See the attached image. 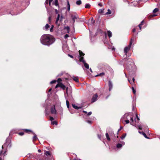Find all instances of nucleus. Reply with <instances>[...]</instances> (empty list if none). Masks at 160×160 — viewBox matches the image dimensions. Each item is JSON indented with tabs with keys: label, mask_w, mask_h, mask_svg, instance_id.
<instances>
[{
	"label": "nucleus",
	"mask_w": 160,
	"mask_h": 160,
	"mask_svg": "<svg viewBox=\"0 0 160 160\" xmlns=\"http://www.w3.org/2000/svg\"><path fill=\"white\" fill-rule=\"evenodd\" d=\"M40 40L42 44L49 46L55 42V39L50 34H45L41 36Z\"/></svg>",
	"instance_id": "1"
},
{
	"label": "nucleus",
	"mask_w": 160,
	"mask_h": 160,
	"mask_svg": "<svg viewBox=\"0 0 160 160\" xmlns=\"http://www.w3.org/2000/svg\"><path fill=\"white\" fill-rule=\"evenodd\" d=\"M6 142L2 146V148L3 149L4 147H7V148H10L12 146L11 140L10 139L7 138L6 140Z\"/></svg>",
	"instance_id": "2"
},
{
	"label": "nucleus",
	"mask_w": 160,
	"mask_h": 160,
	"mask_svg": "<svg viewBox=\"0 0 160 160\" xmlns=\"http://www.w3.org/2000/svg\"><path fill=\"white\" fill-rule=\"evenodd\" d=\"M134 40V38H132L130 41V43L129 45L125 48L124 49V52L126 54L127 52H128L129 50L130 49L131 45L132 44V42Z\"/></svg>",
	"instance_id": "3"
},
{
	"label": "nucleus",
	"mask_w": 160,
	"mask_h": 160,
	"mask_svg": "<svg viewBox=\"0 0 160 160\" xmlns=\"http://www.w3.org/2000/svg\"><path fill=\"white\" fill-rule=\"evenodd\" d=\"M58 87L61 88L63 90H65L66 88V86L62 82H59L55 86V88H56Z\"/></svg>",
	"instance_id": "4"
},
{
	"label": "nucleus",
	"mask_w": 160,
	"mask_h": 160,
	"mask_svg": "<svg viewBox=\"0 0 160 160\" xmlns=\"http://www.w3.org/2000/svg\"><path fill=\"white\" fill-rule=\"evenodd\" d=\"M71 16L73 22H75L76 19H77V18H78V15L76 13H75L73 14H71Z\"/></svg>",
	"instance_id": "5"
},
{
	"label": "nucleus",
	"mask_w": 160,
	"mask_h": 160,
	"mask_svg": "<svg viewBox=\"0 0 160 160\" xmlns=\"http://www.w3.org/2000/svg\"><path fill=\"white\" fill-rule=\"evenodd\" d=\"M79 61L80 62H82L84 65V66L87 69H88L89 68V67L88 64L86 63L85 62V60H83V58H81L80 59H79Z\"/></svg>",
	"instance_id": "6"
},
{
	"label": "nucleus",
	"mask_w": 160,
	"mask_h": 160,
	"mask_svg": "<svg viewBox=\"0 0 160 160\" xmlns=\"http://www.w3.org/2000/svg\"><path fill=\"white\" fill-rule=\"evenodd\" d=\"M98 97V96L97 93L93 95L91 99V102L93 103L96 101Z\"/></svg>",
	"instance_id": "7"
},
{
	"label": "nucleus",
	"mask_w": 160,
	"mask_h": 160,
	"mask_svg": "<svg viewBox=\"0 0 160 160\" xmlns=\"http://www.w3.org/2000/svg\"><path fill=\"white\" fill-rule=\"evenodd\" d=\"M51 112L52 114H56L57 112L55 108V106L53 105L50 109Z\"/></svg>",
	"instance_id": "8"
},
{
	"label": "nucleus",
	"mask_w": 160,
	"mask_h": 160,
	"mask_svg": "<svg viewBox=\"0 0 160 160\" xmlns=\"http://www.w3.org/2000/svg\"><path fill=\"white\" fill-rule=\"evenodd\" d=\"M108 86L109 90L110 91L112 88V84L110 81H109L108 82Z\"/></svg>",
	"instance_id": "9"
},
{
	"label": "nucleus",
	"mask_w": 160,
	"mask_h": 160,
	"mask_svg": "<svg viewBox=\"0 0 160 160\" xmlns=\"http://www.w3.org/2000/svg\"><path fill=\"white\" fill-rule=\"evenodd\" d=\"M52 158V156H50V157H46L43 158L42 160H53Z\"/></svg>",
	"instance_id": "10"
},
{
	"label": "nucleus",
	"mask_w": 160,
	"mask_h": 160,
	"mask_svg": "<svg viewBox=\"0 0 160 160\" xmlns=\"http://www.w3.org/2000/svg\"><path fill=\"white\" fill-rule=\"evenodd\" d=\"M79 57H80V58L79 59L82 58H83V57L84 55L85 54L84 53H83L82 52V51L81 50H79Z\"/></svg>",
	"instance_id": "11"
},
{
	"label": "nucleus",
	"mask_w": 160,
	"mask_h": 160,
	"mask_svg": "<svg viewBox=\"0 0 160 160\" xmlns=\"http://www.w3.org/2000/svg\"><path fill=\"white\" fill-rule=\"evenodd\" d=\"M44 154L47 156V157H50V156H52L50 152L48 151H45Z\"/></svg>",
	"instance_id": "12"
},
{
	"label": "nucleus",
	"mask_w": 160,
	"mask_h": 160,
	"mask_svg": "<svg viewBox=\"0 0 160 160\" xmlns=\"http://www.w3.org/2000/svg\"><path fill=\"white\" fill-rule=\"evenodd\" d=\"M24 131L25 132H26L27 133H29V132H32L33 134H35V133H33V132H32L31 130H30L29 129H24Z\"/></svg>",
	"instance_id": "13"
},
{
	"label": "nucleus",
	"mask_w": 160,
	"mask_h": 160,
	"mask_svg": "<svg viewBox=\"0 0 160 160\" xmlns=\"http://www.w3.org/2000/svg\"><path fill=\"white\" fill-rule=\"evenodd\" d=\"M72 106L74 108H75V109H77V110H78V109L81 108V107H78L77 106L75 105L74 104H72Z\"/></svg>",
	"instance_id": "14"
},
{
	"label": "nucleus",
	"mask_w": 160,
	"mask_h": 160,
	"mask_svg": "<svg viewBox=\"0 0 160 160\" xmlns=\"http://www.w3.org/2000/svg\"><path fill=\"white\" fill-rule=\"evenodd\" d=\"M108 36L110 38L112 36V33L110 31H108L107 32Z\"/></svg>",
	"instance_id": "15"
},
{
	"label": "nucleus",
	"mask_w": 160,
	"mask_h": 160,
	"mask_svg": "<svg viewBox=\"0 0 160 160\" xmlns=\"http://www.w3.org/2000/svg\"><path fill=\"white\" fill-rule=\"evenodd\" d=\"M73 80L74 81H75L76 82H78L79 80H78V77H75L74 76H73V77L72 78Z\"/></svg>",
	"instance_id": "16"
},
{
	"label": "nucleus",
	"mask_w": 160,
	"mask_h": 160,
	"mask_svg": "<svg viewBox=\"0 0 160 160\" xmlns=\"http://www.w3.org/2000/svg\"><path fill=\"white\" fill-rule=\"evenodd\" d=\"M7 152V150H6L3 152V151H1L0 152V155H6V154Z\"/></svg>",
	"instance_id": "17"
},
{
	"label": "nucleus",
	"mask_w": 160,
	"mask_h": 160,
	"mask_svg": "<svg viewBox=\"0 0 160 160\" xmlns=\"http://www.w3.org/2000/svg\"><path fill=\"white\" fill-rule=\"evenodd\" d=\"M106 137L107 138V140L108 141H110V140L111 139H110V138L109 137V135L108 133H106Z\"/></svg>",
	"instance_id": "18"
},
{
	"label": "nucleus",
	"mask_w": 160,
	"mask_h": 160,
	"mask_svg": "<svg viewBox=\"0 0 160 160\" xmlns=\"http://www.w3.org/2000/svg\"><path fill=\"white\" fill-rule=\"evenodd\" d=\"M128 80L129 82L132 85L134 84V83H135V80L134 78H132V82H130V80L129 79H128Z\"/></svg>",
	"instance_id": "19"
},
{
	"label": "nucleus",
	"mask_w": 160,
	"mask_h": 160,
	"mask_svg": "<svg viewBox=\"0 0 160 160\" xmlns=\"http://www.w3.org/2000/svg\"><path fill=\"white\" fill-rule=\"evenodd\" d=\"M98 12L99 13H102L103 14H104V9H100L99 10Z\"/></svg>",
	"instance_id": "20"
},
{
	"label": "nucleus",
	"mask_w": 160,
	"mask_h": 160,
	"mask_svg": "<svg viewBox=\"0 0 160 160\" xmlns=\"http://www.w3.org/2000/svg\"><path fill=\"white\" fill-rule=\"evenodd\" d=\"M104 75H105V73L104 72H102V73H100L99 74L97 75L96 76V77H97V76L102 77V76H103Z\"/></svg>",
	"instance_id": "21"
},
{
	"label": "nucleus",
	"mask_w": 160,
	"mask_h": 160,
	"mask_svg": "<svg viewBox=\"0 0 160 160\" xmlns=\"http://www.w3.org/2000/svg\"><path fill=\"white\" fill-rule=\"evenodd\" d=\"M68 10L69 11L70 9V5L68 0L67 1Z\"/></svg>",
	"instance_id": "22"
},
{
	"label": "nucleus",
	"mask_w": 160,
	"mask_h": 160,
	"mask_svg": "<svg viewBox=\"0 0 160 160\" xmlns=\"http://www.w3.org/2000/svg\"><path fill=\"white\" fill-rule=\"evenodd\" d=\"M91 5L89 4H87L85 5V8H90Z\"/></svg>",
	"instance_id": "23"
},
{
	"label": "nucleus",
	"mask_w": 160,
	"mask_h": 160,
	"mask_svg": "<svg viewBox=\"0 0 160 160\" xmlns=\"http://www.w3.org/2000/svg\"><path fill=\"white\" fill-rule=\"evenodd\" d=\"M82 3V2L80 0L77 1L76 2V4L78 5H80Z\"/></svg>",
	"instance_id": "24"
},
{
	"label": "nucleus",
	"mask_w": 160,
	"mask_h": 160,
	"mask_svg": "<svg viewBox=\"0 0 160 160\" xmlns=\"http://www.w3.org/2000/svg\"><path fill=\"white\" fill-rule=\"evenodd\" d=\"M130 120L131 121L130 122V124L132 125H134V120L132 117L131 118Z\"/></svg>",
	"instance_id": "25"
},
{
	"label": "nucleus",
	"mask_w": 160,
	"mask_h": 160,
	"mask_svg": "<svg viewBox=\"0 0 160 160\" xmlns=\"http://www.w3.org/2000/svg\"><path fill=\"white\" fill-rule=\"evenodd\" d=\"M126 133H123L121 137V138L122 139H123V138H124L125 137H126Z\"/></svg>",
	"instance_id": "26"
},
{
	"label": "nucleus",
	"mask_w": 160,
	"mask_h": 160,
	"mask_svg": "<svg viewBox=\"0 0 160 160\" xmlns=\"http://www.w3.org/2000/svg\"><path fill=\"white\" fill-rule=\"evenodd\" d=\"M111 13H112V12H111V10H109V9H108V12H107L105 14H107V15L110 14H111Z\"/></svg>",
	"instance_id": "27"
},
{
	"label": "nucleus",
	"mask_w": 160,
	"mask_h": 160,
	"mask_svg": "<svg viewBox=\"0 0 160 160\" xmlns=\"http://www.w3.org/2000/svg\"><path fill=\"white\" fill-rule=\"evenodd\" d=\"M142 134L143 136L146 138H148L147 135H146V134L145 133H144V132H142Z\"/></svg>",
	"instance_id": "28"
},
{
	"label": "nucleus",
	"mask_w": 160,
	"mask_h": 160,
	"mask_svg": "<svg viewBox=\"0 0 160 160\" xmlns=\"http://www.w3.org/2000/svg\"><path fill=\"white\" fill-rule=\"evenodd\" d=\"M50 26L48 24H46L45 28L46 30H47L49 28Z\"/></svg>",
	"instance_id": "29"
},
{
	"label": "nucleus",
	"mask_w": 160,
	"mask_h": 160,
	"mask_svg": "<svg viewBox=\"0 0 160 160\" xmlns=\"http://www.w3.org/2000/svg\"><path fill=\"white\" fill-rule=\"evenodd\" d=\"M122 144L120 143H118L117 145V147L118 148H121L122 147Z\"/></svg>",
	"instance_id": "30"
},
{
	"label": "nucleus",
	"mask_w": 160,
	"mask_h": 160,
	"mask_svg": "<svg viewBox=\"0 0 160 160\" xmlns=\"http://www.w3.org/2000/svg\"><path fill=\"white\" fill-rule=\"evenodd\" d=\"M132 92L133 93V94L135 95V94H136V90H135V89L133 87H132Z\"/></svg>",
	"instance_id": "31"
},
{
	"label": "nucleus",
	"mask_w": 160,
	"mask_h": 160,
	"mask_svg": "<svg viewBox=\"0 0 160 160\" xmlns=\"http://www.w3.org/2000/svg\"><path fill=\"white\" fill-rule=\"evenodd\" d=\"M158 8H155L153 11V12L154 13H155L158 11Z\"/></svg>",
	"instance_id": "32"
},
{
	"label": "nucleus",
	"mask_w": 160,
	"mask_h": 160,
	"mask_svg": "<svg viewBox=\"0 0 160 160\" xmlns=\"http://www.w3.org/2000/svg\"><path fill=\"white\" fill-rule=\"evenodd\" d=\"M64 29H66L68 31V32L69 33V31L70 29V28L68 26L65 27L64 28Z\"/></svg>",
	"instance_id": "33"
},
{
	"label": "nucleus",
	"mask_w": 160,
	"mask_h": 160,
	"mask_svg": "<svg viewBox=\"0 0 160 160\" xmlns=\"http://www.w3.org/2000/svg\"><path fill=\"white\" fill-rule=\"evenodd\" d=\"M66 104L67 108H69V103L68 100H66Z\"/></svg>",
	"instance_id": "34"
},
{
	"label": "nucleus",
	"mask_w": 160,
	"mask_h": 160,
	"mask_svg": "<svg viewBox=\"0 0 160 160\" xmlns=\"http://www.w3.org/2000/svg\"><path fill=\"white\" fill-rule=\"evenodd\" d=\"M38 139V138L36 135H35L33 137V140L36 141Z\"/></svg>",
	"instance_id": "35"
},
{
	"label": "nucleus",
	"mask_w": 160,
	"mask_h": 160,
	"mask_svg": "<svg viewBox=\"0 0 160 160\" xmlns=\"http://www.w3.org/2000/svg\"><path fill=\"white\" fill-rule=\"evenodd\" d=\"M52 124L54 125H57L58 124V122L57 121H53L52 122Z\"/></svg>",
	"instance_id": "36"
},
{
	"label": "nucleus",
	"mask_w": 160,
	"mask_h": 160,
	"mask_svg": "<svg viewBox=\"0 0 160 160\" xmlns=\"http://www.w3.org/2000/svg\"><path fill=\"white\" fill-rule=\"evenodd\" d=\"M54 4L56 6L58 5V0H55L54 2Z\"/></svg>",
	"instance_id": "37"
},
{
	"label": "nucleus",
	"mask_w": 160,
	"mask_h": 160,
	"mask_svg": "<svg viewBox=\"0 0 160 160\" xmlns=\"http://www.w3.org/2000/svg\"><path fill=\"white\" fill-rule=\"evenodd\" d=\"M155 16V15L154 14H152L151 15H150L148 17L149 18H151L154 17Z\"/></svg>",
	"instance_id": "38"
},
{
	"label": "nucleus",
	"mask_w": 160,
	"mask_h": 160,
	"mask_svg": "<svg viewBox=\"0 0 160 160\" xmlns=\"http://www.w3.org/2000/svg\"><path fill=\"white\" fill-rule=\"evenodd\" d=\"M60 18V15L59 14H58L57 18L56 19V21L57 22H58Z\"/></svg>",
	"instance_id": "39"
},
{
	"label": "nucleus",
	"mask_w": 160,
	"mask_h": 160,
	"mask_svg": "<svg viewBox=\"0 0 160 160\" xmlns=\"http://www.w3.org/2000/svg\"><path fill=\"white\" fill-rule=\"evenodd\" d=\"M51 17H49L48 18V22L50 24L51 23Z\"/></svg>",
	"instance_id": "40"
},
{
	"label": "nucleus",
	"mask_w": 160,
	"mask_h": 160,
	"mask_svg": "<svg viewBox=\"0 0 160 160\" xmlns=\"http://www.w3.org/2000/svg\"><path fill=\"white\" fill-rule=\"evenodd\" d=\"M19 135L21 136H22L24 135V133L23 132H20L18 133Z\"/></svg>",
	"instance_id": "41"
},
{
	"label": "nucleus",
	"mask_w": 160,
	"mask_h": 160,
	"mask_svg": "<svg viewBox=\"0 0 160 160\" xmlns=\"http://www.w3.org/2000/svg\"><path fill=\"white\" fill-rule=\"evenodd\" d=\"M62 79L61 78H59L57 80V82H60L61 81H62Z\"/></svg>",
	"instance_id": "42"
},
{
	"label": "nucleus",
	"mask_w": 160,
	"mask_h": 160,
	"mask_svg": "<svg viewBox=\"0 0 160 160\" xmlns=\"http://www.w3.org/2000/svg\"><path fill=\"white\" fill-rule=\"evenodd\" d=\"M56 82V80H53L51 82H50V83L51 84H53L54 83H55V82Z\"/></svg>",
	"instance_id": "43"
},
{
	"label": "nucleus",
	"mask_w": 160,
	"mask_h": 160,
	"mask_svg": "<svg viewBox=\"0 0 160 160\" xmlns=\"http://www.w3.org/2000/svg\"><path fill=\"white\" fill-rule=\"evenodd\" d=\"M92 114V112H88V113L87 114V115L89 116L91 115Z\"/></svg>",
	"instance_id": "44"
},
{
	"label": "nucleus",
	"mask_w": 160,
	"mask_h": 160,
	"mask_svg": "<svg viewBox=\"0 0 160 160\" xmlns=\"http://www.w3.org/2000/svg\"><path fill=\"white\" fill-rule=\"evenodd\" d=\"M122 128V127H120V129H118V133H117L118 134V132L119 131H120Z\"/></svg>",
	"instance_id": "45"
},
{
	"label": "nucleus",
	"mask_w": 160,
	"mask_h": 160,
	"mask_svg": "<svg viewBox=\"0 0 160 160\" xmlns=\"http://www.w3.org/2000/svg\"><path fill=\"white\" fill-rule=\"evenodd\" d=\"M50 119L51 121H52L54 119V118L52 117H50Z\"/></svg>",
	"instance_id": "46"
},
{
	"label": "nucleus",
	"mask_w": 160,
	"mask_h": 160,
	"mask_svg": "<svg viewBox=\"0 0 160 160\" xmlns=\"http://www.w3.org/2000/svg\"><path fill=\"white\" fill-rule=\"evenodd\" d=\"M68 37H69V35L68 34H67L65 35L64 36L65 38H67Z\"/></svg>",
	"instance_id": "47"
},
{
	"label": "nucleus",
	"mask_w": 160,
	"mask_h": 160,
	"mask_svg": "<svg viewBox=\"0 0 160 160\" xmlns=\"http://www.w3.org/2000/svg\"><path fill=\"white\" fill-rule=\"evenodd\" d=\"M52 1L53 0H48L50 6L51 3L52 2Z\"/></svg>",
	"instance_id": "48"
},
{
	"label": "nucleus",
	"mask_w": 160,
	"mask_h": 160,
	"mask_svg": "<svg viewBox=\"0 0 160 160\" xmlns=\"http://www.w3.org/2000/svg\"><path fill=\"white\" fill-rule=\"evenodd\" d=\"M55 13L56 14H58V11L57 9H55Z\"/></svg>",
	"instance_id": "49"
},
{
	"label": "nucleus",
	"mask_w": 160,
	"mask_h": 160,
	"mask_svg": "<svg viewBox=\"0 0 160 160\" xmlns=\"http://www.w3.org/2000/svg\"><path fill=\"white\" fill-rule=\"evenodd\" d=\"M125 122H126V123L127 124L128 123H129V120H126L125 121Z\"/></svg>",
	"instance_id": "50"
},
{
	"label": "nucleus",
	"mask_w": 160,
	"mask_h": 160,
	"mask_svg": "<svg viewBox=\"0 0 160 160\" xmlns=\"http://www.w3.org/2000/svg\"><path fill=\"white\" fill-rule=\"evenodd\" d=\"M144 21H142L141 23L139 24L140 25H141V26H142L143 25V23H144Z\"/></svg>",
	"instance_id": "51"
},
{
	"label": "nucleus",
	"mask_w": 160,
	"mask_h": 160,
	"mask_svg": "<svg viewBox=\"0 0 160 160\" xmlns=\"http://www.w3.org/2000/svg\"><path fill=\"white\" fill-rule=\"evenodd\" d=\"M136 118H137V119L139 121L140 120V119L139 118V117H138L137 114H136Z\"/></svg>",
	"instance_id": "52"
},
{
	"label": "nucleus",
	"mask_w": 160,
	"mask_h": 160,
	"mask_svg": "<svg viewBox=\"0 0 160 160\" xmlns=\"http://www.w3.org/2000/svg\"><path fill=\"white\" fill-rule=\"evenodd\" d=\"M50 32H53V28L51 27V28H50Z\"/></svg>",
	"instance_id": "53"
},
{
	"label": "nucleus",
	"mask_w": 160,
	"mask_h": 160,
	"mask_svg": "<svg viewBox=\"0 0 160 160\" xmlns=\"http://www.w3.org/2000/svg\"><path fill=\"white\" fill-rule=\"evenodd\" d=\"M138 129L140 130H142V127L141 126H138Z\"/></svg>",
	"instance_id": "54"
},
{
	"label": "nucleus",
	"mask_w": 160,
	"mask_h": 160,
	"mask_svg": "<svg viewBox=\"0 0 160 160\" xmlns=\"http://www.w3.org/2000/svg\"><path fill=\"white\" fill-rule=\"evenodd\" d=\"M138 26L140 30H141L142 29V26H141V25L139 24L138 25Z\"/></svg>",
	"instance_id": "55"
},
{
	"label": "nucleus",
	"mask_w": 160,
	"mask_h": 160,
	"mask_svg": "<svg viewBox=\"0 0 160 160\" xmlns=\"http://www.w3.org/2000/svg\"><path fill=\"white\" fill-rule=\"evenodd\" d=\"M135 31H136L135 28H134L132 30V32H135Z\"/></svg>",
	"instance_id": "56"
},
{
	"label": "nucleus",
	"mask_w": 160,
	"mask_h": 160,
	"mask_svg": "<svg viewBox=\"0 0 160 160\" xmlns=\"http://www.w3.org/2000/svg\"><path fill=\"white\" fill-rule=\"evenodd\" d=\"M82 112H83L84 113H85V114L87 113V112L86 111H82Z\"/></svg>",
	"instance_id": "57"
},
{
	"label": "nucleus",
	"mask_w": 160,
	"mask_h": 160,
	"mask_svg": "<svg viewBox=\"0 0 160 160\" xmlns=\"http://www.w3.org/2000/svg\"><path fill=\"white\" fill-rule=\"evenodd\" d=\"M70 58H72L73 57L72 55L68 54Z\"/></svg>",
	"instance_id": "58"
},
{
	"label": "nucleus",
	"mask_w": 160,
	"mask_h": 160,
	"mask_svg": "<svg viewBox=\"0 0 160 160\" xmlns=\"http://www.w3.org/2000/svg\"><path fill=\"white\" fill-rule=\"evenodd\" d=\"M98 5H99L101 7H102V4L101 3H99L98 4Z\"/></svg>",
	"instance_id": "59"
},
{
	"label": "nucleus",
	"mask_w": 160,
	"mask_h": 160,
	"mask_svg": "<svg viewBox=\"0 0 160 160\" xmlns=\"http://www.w3.org/2000/svg\"><path fill=\"white\" fill-rule=\"evenodd\" d=\"M52 90V89L51 88L49 89V90H48V92H51V91Z\"/></svg>",
	"instance_id": "60"
},
{
	"label": "nucleus",
	"mask_w": 160,
	"mask_h": 160,
	"mask_svg": "<svg viewBox=\"0 0 160 160\" xmlns=\"http://www.w3.org/2000/svg\"><path fill=\"white\" fill-rule=\"evenodd\" d=\"M38 152H41V150H40V149H38Z\"/></svg>",
	"instance_id": "61"
},
{
	"label": "nucleus",
	"mask_w": 160,
	"mask_h": 160,
	"mask_svg": "<svg viewBox=\"0 0 160 160\" xmlns=\"http://www.w3.org/2000/svg\"><path fill=\"white\" fill-rule=\"evenodd\" d=\"M48 1H46V2H45V3L46 4H48Z\"/></svg>",
	"instance_id": "62"
},
{
	"label": "nucleus",
	"mask_w": 160,
	"mask_h": 160,
	"mask_svg": "<svg viewBox=\"0 0 160 160\" xmlns=\"http://www.w3.org/2000/svg\"><path fill=\"white\" fill-rule=\"evenodd\" d=\"M142 132H141V131H138V132L139 133H140V134H142Z\"/></svg>",
	"instance_id": "63"
},
{
	"label": "nucleus",
	"mask_w": 160,
	"mask_h": 160,
	"mask_svg": "<svg viewBox=\"0 0 160 160\" xmlns=\"http://www.w3.org/2000/svg\"><path fill=\"white\" fill-rule=\"evenodd\" d=\"M68 88L67 87L66 88V92H67H67H68Z\"/></svg>",
	"instance_id": "64"
}]
</instances>
